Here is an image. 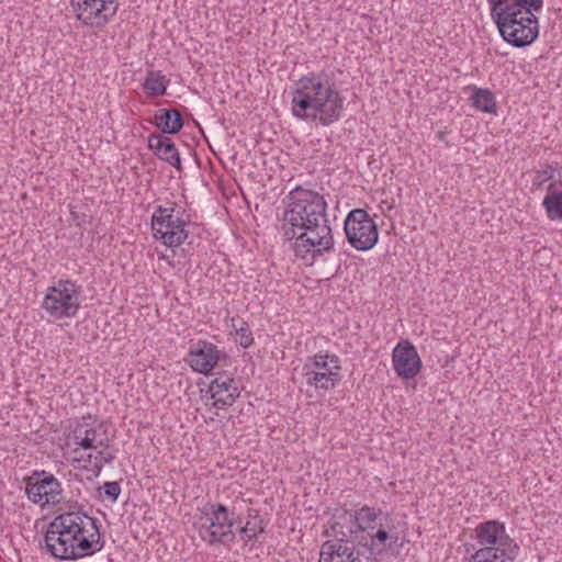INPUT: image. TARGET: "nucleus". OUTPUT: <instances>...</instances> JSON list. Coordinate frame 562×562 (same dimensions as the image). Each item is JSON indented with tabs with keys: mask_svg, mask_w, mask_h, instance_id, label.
<instances>
[{
	"mask_svg": "<svg viewBox=\"0 0 562 562\" xmlns=\"http://www.w3.org/2000/svg\"><path fill=\"white\" fill-rule=\"evenodd\" d=\"M330 363H334L335 370L327 371H313L308 366H303L302 375L305 383L310 386H314L319 390H330L341 380L339 373V358L336 355H331Z\"/></svg>",
	"mask_w": 562,
	"mask_h": 562,
	"instance_id": "15",
	"label": "nucleus"
},
{
	"mask_svg": "<svg viewBox=\"0 0 562 562\" xmlns=\"http://www.w3.org/2000/svg\"><path fill=\"white\" fill-rule=\"evenodd\" d=\"M501 36L514 47H525L539 35V23L535 12L525 13L508 7L491 12Z\"/></svg>",
	"mask_w": 562,
	"mask_h": 562,
	"instance_id": "5",
	"label": "nucleus"
},
{
	"mask_svg": "<svg viewBox=\"0 0 562 562\" xmlns=\"http://www.w3.org/2000/svg\"><path fill=\"white\" fill-rule=\"evenodd\" d=\"M76 18L85 25L101 29L116 14L119 0H70Z\"/></svg>",
	"mask_w": 562,
	"mask_h": 562,
	"instance_id": "10",
	"label": "nucleus"
},
{
	"mask_svg": "<svg viewBox=\"0 0 562 562\" xmlns=\"http://www.w3.org/2000/svg\"><path fill=\"white\" fill-rule=\"evenodd\" d=\"M361 550L337 541H325L321 547L318 562H361Z\"/></svg>",
	"mask_w": 562,
	"mask_h": 562,
	"instance_id": "16",
	"label": "nucleus"
},
{
	"mask_svg": "<svg viewBox=\"0 0 562 562\" xmlns=\"http://www.w3.org/2000/svg\"><path fill=\"white\" fill-rule=\"evenodd\" d=\"M104 495L112 502H116L121 493V486L119 482H105L102 486Z\"/></svg>",
	"mask_w": 562,
	"mask_h": 562,
	"instance_id": "32",
	"label": "nucleus"
},
{
	"mask_svg": "<svg viewBox=\"0 0 562 562\" xmlns=\"http://www.w3.org/2000/svg\"><path fill=\"white\" fill-rule=\"evenodd\" d=\"M233 328L238 336V342L243 348H248L252 345L254 338L251 330L248 327V324L246 322H243L240 327H236L233 324Z\"/></svg>",
	"mask_w": 562,
	"mask_h": 562,
	"instance_id": "30",
	"label": "nucleus"
},
{
	"mask_svg": "<svg viewBox=\"0 0 562 562\" xmlns=\"http://www.w3.org/2000/svg\"><path fill=\"white\" fill-rule=\"evenodd\" d=\"M475 531L479 542L485 546L484 548H498L501 552H510L517 546L506 533L504 525L497 520L482 522Z\"/></svg>",
	"mask_w": 562,
	"mask_h": 562,
	"instance_id": "12",
	"label": "nucleus"
},
{
	"mask_svg": "<svg viewBox=\"0 0 562 562\" xmlns=\"http://www.w3.org/2000/svg\"><path fill=\"white\" fill-rule=\"evenodd\" d=\"M344 231L348 243L357 250H370L379 239V227L363 209H355L348 213Z\"/></svg>",
	"mask_w": 562,
	"mask_h": 562,
	"instance_id": "9",
	"label": "nucleus"
},
{
	"mask_svg": "<svg viewBox=\"0 0 562 562\" xmlns=\"http://www.w3.org/2000/svg\"><path fill=\"white\" fill-rule=\"evenodd\" d=\"M169 80L158 70H151L148 72L145 81L144 89L150 97L164 95L167 90Z\"/></svg>",
	"mask_w": 562,
	"mask_h": 562,
	"instance_id": "23",
	"label": "nucleus"
},
{
	"mask_svg": "<svg viewBox=\"0 0 562 562\" xmlns=\"http://www.w3.org/2000/svg\"><path fill=\"white\" fill-rule=\"evenodd\" d=\"M44 471H34L30 476H25L23 482L25 484V494L27 498L42 507L45 506V484L41 482L43 479Z\"/></svg>",
	"mask_w": 562,
	"mask_h": 562,
	"instance_id": "19",
	"label": "nucleus"
},
{
	"mask_svg": "<svg viewBox=\"0 0 562 562\" xmlns=\"http://www.w3.org/2000/svg\"><path fill=\"white\" fill-rule=\"evenodd\" d=\"M324 536L334 538L329 541L362 549L368 560H375L398 540L390 515L368 505L355 510H336Z\"/></svg>",
	"mask_w": 562,
	"mask_h": 562,
	"instance_id": "2",
	"label": "nucleus"
},
{
	"mask_svg": "<svg viewBox=\"0 0 562 562\" xmlns=\"http://www.w3.org/2000/svg\"><path fill=\"white\" fill-rule=\"evenodd\" d=\"M98 447H101L102 449L98 452L94 461V469L97 473H99L105 464L111 463L115 459L114 453L108 451V439L99 441Z\"/></svg>",
	"mask_w": 562,
	"mask_h": 562,
	"instance_id": "28",
	"label": "nucleus"
},
{
	"mask_svg": "<svg viewBox=\"0 0 562 562\" xmlns=\"http://www.w3.org/2000/svg\"><path fill=\"white\" fill-rule=\"evenodd\" d=\"M257 521L248 520L245 526L237 529L238 535L247 546L249 542L252 544L259 542V536L265 532V525L262 518L258 515L255 516Z\"/></svg>",
	"mask_w": 562,
	"mask_h": 562,
	"instance_id": "26",
	"label": "nucleus"
},
{
	"mask_svg": "<svg viewBox=\"0 0 562 562\" xmlns=\"http://www.w3.org/2000/svg\"><path fill=\"white\" fill-rule=\"evenodd\" d=\"M81 290L74 281L60 279L47 289L42 307L55 319L74 317L80 308Z\"/></svg>",
	"mask_w": 562,
	"mask_h": 562,
	"instance_id": "7",
	"label": "nucleus"
},
{
	"mask_svg": "<svg viewBox=\"0 0 562 562\" xmlns=\"http://www.w3.org/2000/svg\"><path fill=\"white\" fill-rule=\"evenodd\" d=\"M220 360V351L212 342L199 340L190 347L188 362L199 373L209 374Z\"/></svg>",
	"mask_w": 562,
	"mask_h": 562,
	"instance_id": "13",
	"label": "nucleus"
},
{
	"mask_svg": "<svg viewBox=\"0 0 562 562\" xmlns=\"http://www.w3.org/2000/svg\"><path fill=\"white\" fill-rule=\"evenodd\" d=\"M98 520L82 510L57 515L47 526L41 548L53 558L79 560L104 547Z\"/></svg>",
	"mask_w": 562,
	"mask_h": 562,
	"instance_id": "3",
	"label": "nucleus"
},
{
	"mask_svg": "<svg viewBox=\"0 0 562 562\" xmlns=\"http://www.w3.org/2000/svg\"><path fill=\"white\" fill-rule=\"evenodd\" d=\"M491 12L508 7L512 10H521L525 13L537 12L543 5V0H487Z\"/></svg>",
	"mask_w": 562,
	"mask_h": 562,
	"instance_id": "20",
	"label": "nucleus"
},
{
	"mask_svg": "<svg viewBox=\"0 0 562 562\" xmlns=\"http://www.w3.org/2000/svg\"><path fill=\"white\" fill-rule=\"evenodd\" d=\"M393 369L402 379L415 378L422 369L416 347L408 340L400 341L392 353Z\"/></svg>",
	"mask_w": 562,
	"mask_h": 562,
	"instance_id": "11",
	"label": "nucleus"
},
{
	"mask_svg": "<svg viewBox=\"0 0 562 562\" xmlns=\"http://www.w3.org/2000/svg\"><path fill=\"white\" fill-rule=\"evenodd\" d=\"M554 172L555 169L552 166L547 165L544 169L538 170L536 172L533 184L541 187L544 182L553 178Z\"/></svg>",
	"mask_w": 562,
	"mask_h": 562,
	"instance_id": "31",
	"label": "nucleus"
},
{
	"mask_svg": "<svg viewBox=\"0 0 562 562\" xmlns=\"http://www.w3.org/2000/svg\"><path fill=\"white\" fill-rule=\"evenodd\" d=\"M330 357L331 355L318 353L310 358V360L305 362L304 366H308L313 371L335 370L334 363H330Z\"/></svg>",
	"mask_w": 562,
	"mask_h": 562,
	"instance_id": "29",
	"label": "nucleus"
},
{
	"mask_svg": "<svg viewBox=\"0 0 562 562\" xmlns=\"http://www.w3.org/2000/svg\"><path fill=\"white\" fill-rule=\"evenodd\" d=\"M209 392L214 400L213 406L216 408L232 406L240 394L234 379L225 371L216 373L215 379L209 385Z\"/></svg>",
	"mask_w": 562,
	"mask_h": 562,
	"instance_id": "14",
	"label": "nucleus"
},
{
	"mask_svg": "<svg viewBox=\"0 0 562 562\" xmlns=\"http://www.w3.org/2000/svg\"><path fill=\"white\" fill-rule=\"evenodd\" d=\"M288 205L281 218V233L293 241L297 258L315 259L334 248V237L327 218V203L319 193L301 187L288 195Z\"/></svg>",
	"mask_w": 562,
	"mask_h": 562,
	"instance_id": "1",
	"label": "nucleus"
},
{
	"mask_svg": "<svg viewBox=\"0 0 562 562\" xmlns=\"http://www.w3.org/2000/svg\"><path fill=\"white\" fill-rule=\"evenodd\" d=\"M41 482L45 484V505L47 504H58L63 499V488L60 482L50 473L44 471L43 479Z\"/></svg>",
	"mask_w": 562,
	"mask_h": 562,
	"instance_id": "24",
	"label": "nucleus"
},
{
	"mask_svg": "<svg viewBox=\"0 0 562 562\" xmlns=\"http://www.w3.org/2000/svg\"><path fill=\"white\" fill-rule=\"evenodd\" d=\"M175 203L168 207L159 205L151 216L155 238L168 247H178L188 238V232L184 229L186 222L180 217V211L175 214Z\"/></svg>",
	"mask_w": 562,
	"mask_h": 562,
	"instance_id": "8",
	"label": "nucleus"
},
{
	"mask_svg": "<svg viewBox=\"0 0 562 562\" xmlns=\"http://www.w3.org/2000/svg\"><path fill=\"white\" fill-rule=\"evenodd\" d=\"M154 123L162 135L178 134L184 125L183 117L177 109H159Z\"/></svg>",
	"mask_w": 562,
	"mask_h": 562,
	"instance_id": "18",
	"label": "nucleus"
},
{
	"mask_svg": "<svg viewBox=\"0 0 562 562\" xmlns=\"http://www.w3.org/2000/svg\"><path fill=\"white\" fill-rule=\"evenodd\" d=\"M97 430L93 427H85L78 425L74 430V439L76 443L82 449H95L98 446L94 443L97 439Z\"/></svg>",
	"mask_w": 562,
	"mask_h": 562,
	"instance_id": "27",
	"label": "nucleus"
},
{
	"mask_svg": "<svg viewBox=\"0 0 562 562\" xmlns=\"http://www.w3.org/2000/svg\"><path fill=\"white\" fill-rule=\"evenodd\" d=\"M554 187V183H550L547 188L548 193L542 205L551 221H560L562 220V191H555Z\"/></svg>",
	"mask_w": 562,
	"mask_h": 562,
	"instance_id": "22",
	"label": "nucleus"
},
{
	"mask_svg": "<svg viewBox=\"0 0 562 562\" xmlns=\"http://www.w3.org/2000/svg\"><path fill=\"white\" fill-rule=\"evenodd\" d=\"M292 94V114L303 121H318L328 126L344 112L345 99L329 76L310 72L295 82Z\"/></svg>",
	"mask_w": 562,
	"mask_h": 562,
	"instance_id": "4",
	"label": "nucleus"
},
{
	"mask_svg": "<svg viewBox=\"0 0 562 562\" xmlns=\"http://www.w3.org/2000/svg\"><path fill=\"white\" fill-rule=\"evenodd\" d=\"M472 106L485 113H496L494 94L486 88L475 89L471 97Z\"/></svg>",
	"mask_w": 562,
	"mask_h": 562,
	"instance_id": "25",
	"label": "nucleus"
},
{
	"mask_svg": "<svg viewBox=\"0 0 562 562\" xmlns=\"http://www.w3.org/2000/svg\"><path fill=\"white\" fill-rule=\"evenodd\" d=\"M148 148L161 160L168 162L177 170H181V159L172 139L166 135L150 134Z\"/></svg>",
	"mask_w": 562,
	"mask_h": 562,
	"instance_id": "17",
	"label": "nucleus"
},
{
	"mask_svg": "<svg viewBox=\"0 0 562 562\" xmlns=\"http://www.w3.org/2000/svg\"><path fill=\"white\" fill-rule=\"evenodd\" d=\"M203 516L194 522L200 538L209 544H229L236 538L233 530L236 521L233 513L221 503H207L202 509Z\"/></svg>",
	"mask_w": 562,
	"mask_h": 562,
	"instance_id": "6",
	"label": "nucleus"
},
{
	"mask_svg": "<svg viewBox=\"0 0 562 562\" xmlns=\"http://www.w3.org/2000/svg\"><path fill=\"white\" fill-rule=\"evenodd\" d=\"M518 550V546L510 552H501L498 548H481L472 555V562H514Z\"/></svg>",
	"mask_w": 562,
	"mask_h": 562,
	"instance_id": "21",
	"label": "nucleus"
}]
</instances>
